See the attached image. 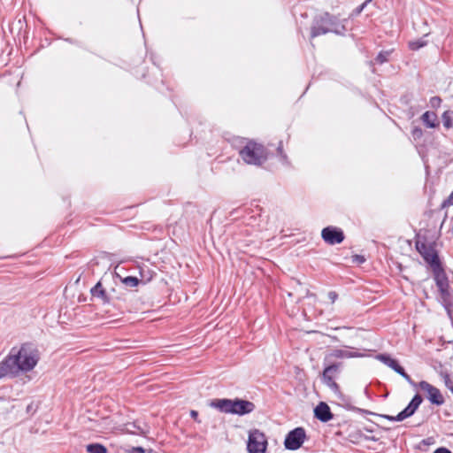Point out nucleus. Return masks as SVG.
Segmentation results:
<instances>
[{
	"label": "nucleus",
	"instance_id": "nucleus-1",
	"mask_svg": "<svg viewBox=\"0 0 453 453\" xmlns=\"http://www.w3.org/2000/svg\"><path fill=\"white\" fill-rule=\"evenodd\" d=\"M40 360V351L33 342H24L19 348L12 347L9 354L0 362V379L12 378L32 371Z\"/></svg>",
	"mask_w": 453,
	"mask_h": 453
},
{
	"label": "nucleus",
	"instance_id": "nucleus-2",
	"mask_svg": "<svg viewBox=\"0 0 453 453\" xmlns=\"http://www.w3.org/2000/svg\"><path fill=\"white\" fill-rule=\"evenodd\" d=\"M348 20V19H340L339 16L329 12H324L314 16L311 26L310 40L329 33L339 36H346Z\"/></svg>",
	"mask_w": 453,
	"mask_h": 453
},
{
	"label": "nucleus",
	"instance_id": "nucleus-3",
	"mask_svg": "<svg viewBox=\"0 0 453 453\" xmlns=\"http://www.w3.org/2000/svg\"><path fill=\"white\" fill-rule=\"evenodd\" d=\"M415 248L428 267L432 270L434 278L446 273L443 263L441 262L439 252L436 250L435 242H427L426 235L417 234L415 236Z\"/></svg>",
	"mask_w": 453,
	"mask_h": 453
},
{
	"label": "nucleus",
	"instance_id": "nucleus-4",
	"mask_svg": "<svg viewBox=\"0 0 453 453\" xmlns=\"http://www.w3.org/2000/svg\"><path fill=\"white\" fill-rule=\"evenodd\" d=\"M209 406L221 413L244 416L253 412L256 409L254 403L242 398H215L209 403Z\"/></svg>",
	"mask_w": 453,
	"mask_h": 453
},
{
	"label": "nucleus",
	"instance_id": "nucleus-5",
	"mask_svg": "<svg viewBox=\"0 0 453 453\" xmlns=\"http://www.w3.org/2000/svg\"><path fill=\"white\" fill-rule=\"evenodd\" d=\"M239 155L247 165L261 166L267 161L269 151L262 143L246 140L245 145L239 150Z\"/></svg>",
	"mask_w": 453,
	"mask_h": 453
},
{
	"label": "nucleus",
	"instance_id": "nucleus-6",
	"mask_svg": "<svg viewBox=\"0 0 453 453\" xmlns=\"http://www.w3.org/2000/svg\"><path fill=\"white\" fill-rule=\"evenodd\" d=\"M435 285L439 292V301L450 315L453 308V290L451 289L449 282L447 273L441 274L434 278Z\"/></svg>",
	"mask_w": 453,
	"mask_h": 453
},
{
	"label": "nucleus",
	"instance_id": "nucleus-7",
	"mask_svg": "<svg viewBox=\"0 0 453 453\" xmlns=\"http://www.w3.org/2000/svg\"><path fill=\"white\" fill-rule=\"evenodd\" d=\"M342 362H334L332 360L326 361V357L323 361V371L320 376L323 384L327 386L330 389L338 390L339 384L335 381V378L341 373Z\"/></svg>",
	"mask_w": 453,
	"mask_h": 453
},
{
	"label": "nucleus",
	"instance_id": "nucleus-8",
	"mask_svg": "<svg viewBox=\"0 0 453 453\" xmlns=\"http://www.w3.org/2000/svg\"><path fill=\"white\" fill-rule=\"evenodd\" d=\"M422 402L423 396L420 394L417 393L409 402L407 406L403 411H401L397 415L392 416L388 414H378V416L388 421L401 422L413 416L415 412L418 411Z\"/></svg>",
	"mask_w": 453,
	"mask_h": 453
},
{
	"label": "nucleus",
	"instance_id": "nucleus-9",
	"mask_svg": "<svg viewBox=\"0 0 453 453\" xmlns=\"http://www.w3.org/2000/svg\"><path fill=\"white\" fill-rule=\"evenodd\" d=\"M267 445V439L263 432L258 429L250 431L247 441L249 453H265Z\"/></svg>",
	"mask_w": 453,
	"mask_h": 453
},
{
	"label": "nucleus",
	"instance_id": "nucleus-10",
	"mask_svg": "<svg viewBox=\"0 0 453 453\" xmlns=\"http://www.w3.org/2000/svg\"><path fill=\"white\" fill-rule=\"evenodd\" d=\"M306 439L305 429L303 426H297L287 434L283 444L286 449L296 450L303 446Z\"/></svg>",
	"mask_w": 453,
	"mask_h": 453
},
{
	"label": "nucleus",
	"instance_id": "nucleus-11",
	"mask_svg": "<svg viewBox=\"0 0 453 453\" xmlns=\"http://www.w3.org/2000/svg\"><path fill=\"white\" fill-rule=\"evenodd\" d=\"M321 238L328 245H336L344 241L345 234L342 228L328 226L322 229Z\"/></svg>",
	"mask_w": 453,
	"mask_h": 453
},
{
	"label": "nucleus",
	"instance_id": "nucleus-12",
	"mask_svg": "<svg viewBox=\"0 0 453 453\" xmlns=\"http://www.w3.org/2000/svg\"><path fill=\"white\" fill-rule=\"evenodd\" d=\"M418 387L421 390L426 393V399L431 403V404L441 406L444 403V397L436 387L426 380H421L418 383Z\"/></svg>",
	"mask_w": 453,
	"mask_h": 453
},
{
	"label": "nucleus",
	"instance_id": "nucleus-13",
	"mask_svg": "<svg viewBox=\"0 0 453 453\" xmlns=\"http://www.w3.org/2000/svg\"><path fill=\"white\" fill-rule=\"evenodd\" d=\"M111 292H115V289L112 288L111 291H107L103 287L102 280L97 281L90 289L92 297L100 300L104 305L113 304V296L111 294Z\"/></svg>",
	"mask_w": 453,
	"mask_h": 453
},
{
	"label": "nucleus",
	"instance_id": "nucleus-14",
	"mask_svg": "<svg viewBox=\"0 0 453 453\" xmlns=\"http://www.w3.org/2000/svg\"><path fill=\"white\" fill-rule=\"evenodd\" d=\"M366 349H362V351L357 350H347V349H333L331 352L326 355V361L332 360L335 358H354V357H364L366 356Z\"/></svg>",
	"mask_w": 453,
	"mask_h": 453
},
{
	"label": "nucleus",
	"instance_id": "nucleus-15",
	"mask_svg": "<svg viewBox=\"0 0 453 453\" xmlns=\"http://www.w3.org/2000/svg\"><path fill=\"white\" fill-rule=\"evenodd\" d=\"M314 418L322 423H326L333 419L334 414L329 405L325 402H319L313 410Z\"/></svg>",
	"mask_w": 453,
	"mask_h": 453
},
{
	"label": "nucleus",
	"instance_id": "nucleus-16",
	"mask_svg": "<svg viewBox=\"0 0 453 453\" xmlns=\"http://www.w3.org/2000/svg\"><path fill=\"white\" fill-rule=\"evenodd\" d=\"M376 359L380 361L385 365L391 368L396 373L402 370L403 366L400 365L399 361L395 358H393L391 355L388 353H380L376 356Z\"/></svg>",
	"mask_w": 453,
	"mask_h": 453
},
{
	"label": "nucleus",
	"instance_id": "nucleus-17",
	"mask_svg": "<svg viewBox=\"0 0 453 453\" xmlns=\"http://www.w3.org/2000/svg\"><path fill=\"white\" fill-rule=\"evenodd\" d=\"M420 119H421L423 124L427 128H436L440 125L438 117H437L436 113L434 111H426V112H424L422 114Z\"/></svg>",
	"mask_w": 453,
	"mask_h": 453
},
{
	"label": "nucleus",
	"instance_id": "nucleus-18",
	"mask_svg": "<svg viewBox=\"0 0 453 453\" xmlns=\"http://www.w3.org/2000/svg\"><path fill=\"white\" fill-rule=\"evenodd\" d=\"M331 390L335 394L337 398L341 401L340 405L342 407H343L344 409H346L348 411H353L355 406L352 405V399H351V397L349 395H344L341 391L340 386H338V390H335V389H331Z\"/></svg>",
	"mask_w": 453,
	"mask_h": 453
},
{
	"label": "nucleus",
	"instance_id": "nucleus-19",
	"mask_svg": "<svg viewBox=\"0 0 453 453\" xmlns=\"http://www.w3.org/2000/svg\"><path fill=\"white\" fill-rule=\"evenodd\" d=\"M139 273L141 276V282L147 283L150 281L153 277L156 275V273L150 270L149 267L139 266Z\"/></svg>",
	"mask_w": 453,
	"mask_h": 453
},
{
	"label": "nucleus",
	"instance_id": "nucleus-20",
	"mask_svg": "<svg viewBox=\"0 0 453 453\" xmlns=\"http://www.w3.org/2000/svg\"><path fill=\"white\" fill-rule=\"evenodd\" d=\"M86 451L88 453H108L109 450L106 446L99 442H93L86 445Z\"/></svg>",
	"mask_w": 453,
	"mask_h": 453
},
{
	"label": "nucleus",
	"instance_id": "nucleus-21",
	"mask_svg": "<svg viewBox=\"0 0 453 453\" xmlns=\"http://www.w3.org/2000/svg\"><path fill=\"white\" fill-rule=\"evenodd\" d=\"M393 49L388 50H380L374 58V62L379 65H382L384 63L388 62L389 57L393 53Z\"/></svg>",
	"mask_w": 453,
	"mask_h": 453
},
{
	"label": "nucleus",
	"instance_id": "nucleus-22",
	"mask_svg": "<svg viewBox=\"0 0 453 453\" xmlns=\"http://www.w3.org/2000/svg\"><path fill=\"white\" fill-rule=\"evenodd\" d=\"M426 35H426L424 37L419 38L418 40L409 42L408 48L411 50L416 51V50H418L419 49L426 46L427 45V41L425 39V37Z\"/></svg>",
	"mask_w": 453,
	"mask_h": 453
},
{
	"label": "nucleus",
	"instance_id": "nucleus-23",
	"mask_svg": "<svg viewBox=\"0 0 453 453\" xmlns=\"http://www.w3.org/2000/svg\"><path fill=\"white\" fill-rule=\"evenodd\" d=\"M119 279H120V281L126 287H128V288H135L141 283L140 279H138L135 276L119 277Z\"/></svg>",
	"mask_w": 453,
	"mask_h": 453
},
{
	"label": "nucleus",
	"instance_id": "nucleus-24",
	"mask_svg": "<svg viewBox=\"0 0 453 453\" xmlns=\"http://www.w3.org/2000/svg\"><path fill=\"white\" fill-rule=\"evenodd\" d=\"M453 111H446L442 113V123L446 129H450L453 127Z\"/></svg>",
	"mask_w": 453,
	"mask_h": 453
},
{
	"label": "nucleus",
	"instance_id": "nucleus-25",
	"mask_svg": "<svg viewBox=\"0 0 453 453\" xmlns=\"http://www.w3.org/2000/svg\"><path fill=\"white\" fill-rule=\"evenodd\" d=\"M277 152H278V155L280 158V161L283 163V164H286V165H288L289 162H288V156L287 154L284 152L283 150V144H282V141H280L278 144V147H277Z\"/></svg>",
	"mask_w": 453,
	"mask_h": 453
},
{
	"label": "nucleus",
	"instance_id": "nucleus-26",
	"mask_svg": "<svg viewBox=\"0 0 453 453\" xmlns=\"http://www.w3.org/2000/svg\"><path fill=\"white\" fill-rule=\"evenodd\" d=\"M371 0H365L364 3H362L361 4H359L358 6H357L352 12L351 13L349 14V18H354V17H357L362 12L363 10L365 8V6L367 5V4L370 2Z\"/></svg>",
	"mask_w": 453,
	"mask_h": 453
},
{
	"label": "nucleus",
	"instance_id": "nucleus-27",
	"mask_svg": "<svg viewBox=\"0 0 453 453\" xmlns=\"http://www.w3.org/2000/svg\"><path fill=\"white\" fill-rule=\"evenodd\" d=\"M397 374L401 375L410 385L413 387H417L418 385L414 382L411 377L406 372L405 369L403 367L401 371L397 372Z\"/></svg>",
	"mask_w": 453,
	"mask_h": 453
},
{
	"label": "nucleus",
	"instance_id": "nucleus-28",
	"mask_svg": "<svg viewBox=\"0 0 453 453\" xmlns=\"http://www.w3.org/2000/svg\"><path fill=\"white\" fill-rule=\"evenodd\" d=\"M423 130L419 127H414L411 130V135L415 141H418L423 137Z\"/></svg>",
	"mask_w": 453,
	"mask_h": 453
},
{
	"label": "nucleus",
	"instance_id": "nucleus-29",
	"mask_svg": "<svg viewBox=\"0 0 453 453\" xmlns=\"http://www.w3.org/2000/svg\"><path fill=\"white\" fill-rule=\"evenodd\" d=\"M352 262L362 265L365 262V257L363 255L356 254L352 257Z\"/></svg>",
	"mask_w": 453,
	"mask_h": 453
},
{
	"label": "nucleus",
	"instance_id": "nucleus-30",
	"mask_svg": "<svg viewBox=\"0 0 453 453\" xmlns=\"http://www.w3.org/2000/svg\"><path fill=\"white\" fill-rule=\"evenodd\" d=\"M353 411L355 412H357V413H360V414H368V415H374V416H378L377 413H374L372 411H370L368 410H365V409H361V408H358V407H356L354 408Z\"/></svg>",
	"mask_w": 453,
	"mask_h": 453
},
{
	"label": "nucleus",
	"instance_id": "nucleus-31",
	"mask_svg": "<svg viewBox=\"0 0 453 453\" xmlns=\"http://www.w3.org/2000/svg\"><path fill=\"white\" fill-rule=\"evenodd\" d=\"M441 103V99L439 96H433L430 99V104H431L432 107H434V108L439 107Z\"/></svg>",
	"mask_w": 453,
	"mask_h": 453
},
{
	"label": "nucleus",
	"instance_id": "nucleus-32",
	"mask_svg": "<svg viewBox=\"0 0 453 453\" xmlns=\"http://www.w3.org/2000/svg\"><path fill=\"white\" fill-rule=\"evenodd\" d=\"M128 453H145V449L142 446L132 447L127 450Z\"/></svg>",
	"mask_w": 453,
	"mask_h": 453
},
{
	"label": "nucleus",
	"instance_id": "nucleus-33",
	"mask_svg": "<svg viewBox=\"0 0 453 453\" xmlns=\"http://www.w3.org/2000/svg\"><path fill=\"white\" fill-rule=\"evenodd\" d=\"M37 410V405H35L34 403H29L27 406V413L28 414H34Z\"/></svg>",
	"mask_w": 453,
	"mask_h": 453
},
{
	"label": "nucleus",
	"instance_id": "nucleus-34",
	"mask_svg": "<svg viewBox=\"0 0 453 453\" xmlns=\"http://www.w3.org/2000/svg\"><path fill=\"white\" fill-rule=\"evenodd\" d=\"M327 296L332 303H334L338 299V294L335 291H329Z\"/></svg>",
	"mask_w": 453,
	"mask_h": 453
},
{
	"label": "nucleus",
	"instance_id": "nucleus-35",
	"mask_svg": "<svg viewBox=\"0 0 453 453\" xmlns=\"http://www.w3.org/2000/svg\"><path fill=\"white\" fill-rule=\"evenodd\" d=\"M198 411L195 410L190 411V417L197 423H201V420L198 418Z\"/></svg>",
	"mask_w": 453,
	"mask_h": 453
},
{
	"label": "nucleus",
	"instance_id": "nucleus-36",
	"mask_svg": "<svg viewBox=\"0 0 453 453\" xmlns=\"http://www.w3.org/2000/svg\"><path fill=\"white\" fill-rule=\"evenodd\" d=\"M434 453H452L449 449L445 447H440L436 449Z\"/></svg>",
	"mask_w": 453,
	"mask_h": 453
},
{
	"label": "nucleus",
	"instance_id": "nucleus-37",
	"mask_svg": "<svg viewBox=\"0 0 453 453\" xmlns=\"http://www.w3.org/2000/svg\"><path fill=\"white\" fill-rule=\"evenodd\" d=\"M445 385L446 387L453 393V385L452 386H449V383H451V380L449 378V376L447 374L445 376Z\"/></svg>",
	"mask_w": 453,
	"mask_h": 453
},
{
	"label": "nucleus",
	"instance_id": "nucleus-38",
	"mask_svg": "<svg viewBox=\"0 0 453 453\" xmlns=\"http://www.w3.org/2000/svg\"><path fill=\"white\" fill-rule=\"evenodd\" d=\"M65 42L71 43V44H75L76 43V41L73 38H66L65 39Z\"/></svg>",
	"mask_w": 453,
	"mask_h": 453
},
{
	"label": "nucleus",
	"instance_id": "nucleus-39",
	"mask_svg": "<svg viewBox=\"0 0 453 453\" xmlns=\"http://www.w3.org/2000/svg\"><path fill=\"white\" fill-rule=\"evenodd\" d=\"M430 440H431L430 438H428V439H424V440L422 441V443H424V444H426V445H429V444L431 443V442H430Z\"/></svg>",
	"mask_w": 453,
	"mask_h": 453
},
{
	"label": "nucleus",
	"instance_id": "nucleus-40",
	"mask_svg": "<svg viewBox=\"0 0 453 453\" xmlns=\"http://www.w3.org/2000/svg\"><path fill=\"white\" fill-rule=\"evenodd\" d=\"M365 395H368V389L367 388L365 389Z\"/></svg>",
	"mask_w": 453,
	"mask_h": 453
},
{
	"label": "nucleus",
	"instance_id": "nucleus-41",
	"mask_svg": "<svg viewBox=\"0 0 453 453\" xmlns=\"http://www.w3.org/2000/svg\"><path fill=\"white\" fill-rule=\"evenodd\" d=\"M449 386H453V382L451 381V383H449Z\"/></svg>",
	"mask_w": 453,
	"mask_h": 453
}]
</instances>
